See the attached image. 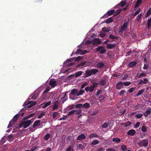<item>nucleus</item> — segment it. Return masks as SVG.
<instances>
[{
	"label": "nucleus",
	"mask_w": 151,
	"mask_h": 151,
	"mask_svg": "<svg viewBox=\"0 0 151 151\" xmlns=\"http://www.w3.org/2000/svg\"><path fill=\"white\" fill-rule=\"evenodd\" d=\"M122 11L121 9H117L116 11L115 12H114V16L115 17L118 14H119Z\"/></svg>",
	"instance_id": "37"
},
{
	"label": "nucleus",
	"mask_w": 151,
	"mask_h": 151,
	"mask_svg": "<svg viewBox=\"0 0 151 151\" xmlns=\"http://www.w3.org/2000/svg\"><path fill=\"white\" fill-rule=\"evenodd\" d=\"M91 71L92 75H94L98 72L99 70L96 68H93L91 70Z\"/></svg>",
	"instance_id": "24"
},
{
	"label": "nucleus",
	"mask_w": 151,
	"mask_h": 151,
	"mask_svg": "<svg viewBox=\"0 0 151 151\" xmlns=\"http://www.w3.org/2000/svg\"><path fill=\"white\" fill-rule=\"evenodd\" d=\"M56 83L57 82L55 81L51 80L49 84L52 87L54 88L56 85Z\"/></svg>",
	"instance_id": "18"
},
{
	"label": "nucleus",
	"mask_w": 151,
	"mask_h": 151,
	"mask_svg": "<svg viewBox=\"0 0 151 151\" xmlns=\"http://www.w3.org/2000/svg\"><path fill=\"white\" fill-rule=\"evenodd\" d=\"M75 110H71V111H70L69 112L68 114V115L70 116L72 115H74L75 114Z\"/></svg>",
	"instance_id": "47"
},
{
	"label": "nucleus",
	"mask_w": 151,
	"mask_h": 151,
	"mask_svg": "<svg viewBox=\"0 0 151 151\" xmlns=\"http://www.w3.org/2000/svg\"><path fill=\"white\" fill-rule=\"evenodd\" d=\"M149 140L148 139H144L140 140L139 142L138 143V145L140 146H144L145 147H147L148 144Z\"/></svg>",
	"instance_id": "2"
},
{
	"label": "nucleus",
	"mask_w": 151,
	"mask_h": 151,
	"mask_svg": "<svg viewBox=\"0 0 151 151\" xmlns=\"http://www.w3.org/2000/svg\"><path fill=\"white\" fill-rule=\"evenodd\" d=\"M126 21V20L124 21V22L121 26L119 31L120 32L122 33L124 31L127 30L129 23L128 22H125Z\"/></svg>",
	"instance_id": "4"
},
{
	"label": "nucleus",
	"mask_w": 151,
	"mask_h": 151,
	"mask_svg": "<svg viewBox=\"0 0 151 151\" xmlns=\"http://www.w3.org/2000/svg\"><path fill=\"white\" fill-rule=\"evenodd\" d=\"M145 112L146 113H147V114H150L151 113V108H149L147 109Z\"/></svg>",
	"instance_id": "55"
},
{
	"label": "nucleus",
	"mask_w": 151,
	"mask_h": 151,
	"mask_svg": "<svg viewBox=\"0 0 151 151\" xmlns=\"http://www.w3.org/2000/svg\"><path fill=\"white\" fill-rule=\"evenodd\" d=\"M20 113L19 112L17 114L15 115L13 117V119L11 120V121H12V122L13 123L16 122L18 119L19 117L20 116Z\"/></svg>",
	"instance_id": "12"
},
{
	"label": "nucleus",
	"mask_w": 151,
	"mask_h": 151,
	"mask_svg": "<svg viewBox=\"0 0 151 151\" xmlns=\"http://www.w3.org/2000/svg\"><path fill=\"white\" fill-rule=\"evenodd\" d=\"M82 52V50L80 48L78 49L77 50L76 52L75 53L73 52L71 55V56H72L73 55L75 54H78L79 53H80V54H81V52Z\"/></svg>",
	"instance_id": "32"
},
{
	"label": "nucleus",
	"mask_w": 151,
	"mask_h": 151,
	"mask_svg": "<svg viewBox=\"0 0 151 151\" xmlns=\"http://www.w3.org/2000/svg\"><path fill=\"white\" fill-rule=\"evenodd\" d=\"M140 11V9H139L137 10L135 13L133 15L134 17L136 16L137 14L139 13Z\"/></svg>",
	"instance_id": "58"
},
{
	"label": "nucleus",
	"mask_w": 151,
	"mask_h": 151,
	"mask_svg": "<svg viewBox=\"0 0 151 151\" xmlns=\"http://www.w3.org/2000/svg\"><path fill=\"white\" fill-rule=\"evenodd\" d=\"M58 114V113L57 112H54L52 114V117L53 118H55Z\"/></svg>",
	"instance_id": "62"
},
{
	"label": "nucleus",
	"mask_w": 151,
	"mask_h": 151,
	"mask_svg": "<svg viewBox=\"0 0 151 151\" xmlns=\"http://www.w3.org/2000/svg\"><path fill=\"white\" fill-rule=\"evenodd\" d=\"M12 122V121H10L9 123V124L7 128H9L11 127H12V125L13 124V123Z\"/></svg>",
	"instance_id": "52"
},
{
	"label": "nucleus",
	"mask_w": 151,
	"mask_h": 151,
	"mask_svg": "<svg viewBox=\"0 0 151 151\" xmlns=\"http://www.w3.org/2000/svg\"><path fill=\"white\" fill-rule=\"evenodd\" d=\"M98 86V84L96 83V82H94L92 83V85L90 87H86L85 89L86 92L89 91L91 92H92L95 87Z\"/></svg>",
	"instance_id": "3"
},
{
	"label": "nucleus",
	"mask_w": 151,
	"mask_h": 151,
	"mask_svg": "<svg viewBox=\"0 0 151 151\" xmlns=\"http://www.w3.org/2000/svg\"><path fill=\"white\" fill-rule=\"evenodd\" d=\"M126 1H122L118 4L117 6H121V7H123L126 4Z\"/></svg>",
	"instance_id": "33"
},
{
	"label": "nucleus",
	"mask_w": 151,
	"mask_h": 151,
	"mask_svg": "<svg viewBox=\"0 0 151 151\" xmlns=\"http://www.w3.org/2000/svg\"><path fill=\"white\" fill-rule=\"evenodd\" d=\"M31 99L34 100H35L38 96V95L36 94L35 93H34L32 95Z\"/></svg>",
	"instance_id": "27"
},
{
	"label": "nucleus",
	"mask_w": 151,
	"mask_h": 151,
	"mask_svg": "<svg viewBox=\"0 0 151 151\" xmlns=\"http://www.w3.org/2000/svg\"><path fill=\"white\" fill-rule=\"evenodd\" d=\"M105 66L104 63V62H98L96 64V67L99 68H102Z\"/></svg>",
	"instance_id": "11"
},
{
	"label": "nucleus",
	"mask_w": 151,
	"mask_h": 151,
	"mask_svg": "<svg viewBox=\"0 0 151 151\" xmlns=\"http://www.w3.org/2000/svg\"><path fill=\"white\" fill-rule=\"evenodd\" d=\"M73 146L72 145L70 146L65 151H73Z\"/></svg>",
	"instance_id": "45"
},
{
	"label": "nucleus",
	"mask_w": 151,
	"mask_h": 151,
	"mask_svg": "<svg viewBox=\"0 0 151 151\" xmlns=\"http://www.w3.org/2000/svg\"><path fill=\"white\" fill-rule=\"evenodd\" d=\"M75 112L76 115L80 114L82 112V110L81 109L75 110Z\"/></svg>",
	"instance_id": "36"
},
{
	"label": "nucleus",
	"mask_w": 151,
	"mask_h": 151,
	"mask_svg": "<svg viewBox=\"0 0 151 151\" xmlns=\"http://www.w3.org/2000/svg\"><path fill=\"white\" fill-rule=\"evenodd\" d=\"M140 122H137L136 123V124L134 125V127L135 128H137L140 125Z\"/></svg>",
	"instance_id": "60"
},
{
	"label": "nucleus",
	"mask_w": 151,
	"mask_h": 151,
	"mask_svg": "<svg viewBox=\"0 0 151 151\" xmlns=\"http://www.w3.org/2000/svg\"><path fill=\"white\" fill-rule=\"evenodd\" d=\"M116 44H112L111 43L107 44L106 47L109 49H111L114 48L116 46Z\"/></svg>",
	"instance_id": "13"
},
{
	"label": "nucleus",
	"mask_w": 151,
	"mask_h": 151,
	"mask_svg": "<svg viewBox=\"0 0 151 151\" xmlns=\"http://www.w3.org/2000/svg\"><path fill=\"white\" fill-rule=\"evenodd\" d=\"M109 125L110 126L109 124H108L106 122H105L102 125L101 127L103 128H106L108 127Z\"/></svg>",
	"instance_id": "46"
},
{
	"label": "nucleus",
	"mask_w": 151,
	"mask_h": 151,
	"mask_svg": "<svg viewBox=\"0 0 151 151\" xmlns=\"http://www.w3.org/2000/svg\"><path fill=\"white\" fill-rule=\"evenodd\" d=\"M142 16V13L140 14L138 16H137V20L139 22V21L141 19V17Z\"/></svg>",
	"instance_id": "49"
},
{
	"label": "nucleus",
	"mask_w": 151,
	"mask_h": 151,
	"mask_svg": "<svg viewBox=\"0 0 151 151\" xmlns=\"http://www.w3.org/2000/svg\"><path fill=\"white\" fill-rule=\"evenodd\" d=\"M51 103V101H49L48 102H47L46 103H44L42 104V108L45 109V108L47 107L48 106H49L50 105Z\"/></svg>",
	"instance_id": "20"
},
{
	"label": "nucleus",
	"mask_w": 151,
	"mask_h": 151,
	"mask_svg": "<svg viewBox=\"0 0 151 151\" xmlns=\"http://www.w3.org/2000/svg\"><path fill=\"white\" fill-rule=\"evenodd\" d=\"M99 143V141L98 140H96L93 141L92 142L91 144L92 145H96L98 144Z\"/></svg>",
	"instance_id": "40"
},
{
	"label": "nucleus",
	"mask_w": 151,
	"mask_h": 151,
	"mask_svg": "<svg viewBox=\"0 0 151 151\" xmlns=\"http://www.w3.org/2000/svg\"><path fill=\"white\" fill-rule=\"evenodd\" d=\"M132 124V122L129 121H127V122H125L122 124V125H124L125 127H127L128 126H130Z\"/></svg>",
	"instance_id": "23"
},
{
	"label": "nucleus",
	"mask_w": 151,
	"mask_h": 151,
	"mask_svg": "<svg viewBox=\"0 0 151 151\" xmlns=\"http://www.w3.org/2000/svg\"><path fill=\"white\" fill-rule=\"evenodd\" d=\"M109 38L112 39H118V37H116L115 36L111 34L110 35L109 37Z\"/></svg>",
	"instance_id": "42"
},
{
	"label": "nucleus",
	"mask_w": 151,
	"mask_h": 151,
	"mask_svg": "<svg viewBox=\"0 0 151 151\" xmlns=\"http://www.w3.org/2000/svg\"><path fill=\"white\" fill-rule=\"evenodd\" d=\"M83 105L82 104H78L75 106V108L77 109H79L82 107Z\"/></svg>",
	"instance_id": "51"
},
{
	"label": "nucleus",
	"mask_w": 151,
	"mask_h": 151,
	"mask_svg": "<svg viewBox=\"0 0 151 151\" xmlns=\"http://www.w3.org/2000/svg\"><path fill=\"white\" fill-rule=\"evenodd\" d=\"M90 106V105L89 103H85L83 105L82 107L85 109H86L89 108Z\"/></svg>",
	"instance_id": "26"
},
{
	"label": "nucleus",
	"mask_w": 151,
	"mask_h": 151,
	"mask_svg": "<svg viewBox=\"0 0 151 151\" xmlns=\"http://www.w3.org/2000/svg\"><path fill=\"white\" fill-rule=\"evenodd\" d=\"M142 116L143 114H138L136 115L135 116V117L136 119H139L142 118Z\"/></svg>",
	"instance_id": "35"
},
{
	"label": "nucleus",
	"mask_w": 151,
	"mask_h": 151,
	"mask_svg": "<svg viewBox=\"0 0 151 151\" xmlns=\"http://www.w3.org/2000/svg\"><path fill=\"white\" fill-rule=\"evenodd\" d=\"M123 87V85L122 81H120L119 83H117L116 86V88L117 89H120Z\"/></svg>",
	"instance_id": "10"
},
{
	"label": "nucleus",
	"mask_w": 151,
	"mask_h": 151,
	"mask_svg": "<svg viewBox=\"0 0 151 151\" xmlns=\"http://www.w3.org/2000/svg\"><path fill=\"white\" fill-rule=\"evenodd\" d=\"M83 73V72L82 71H78L75 74V77H77L81 76Z\"/></svg>",
	"instance_id": "28"
},
{
	"label": "nucleus",
	"mask_w": 151,
	"mask_h": 151,
	"mask_svg": "<svg viewBox=\"0 0 151 151\" xmlns=\"http://www.w3.org/2000/svg\"><path fill=\"white\" fill-rule=\"evenodd\" d=\"M146 76V74L144 73H140V74L139 75V78H140L141 77L143 76V77H145Z\"/></svg>",
	"instance_id": "63"
},
{
	"label": "nucleus",
	"mask_w": 151,
	"mask_h": 151,
	"mask_svg": "<svg viewBox=\"0 0 151 151\" xmlns=\"http://www.w3.org/2000/svg\"><path fill=\"white\" fill-rule=\"evenodd\" d=\"M126 111V110L125 109H124L121 110V111H119V113L120 115H122L124 113H125Z\"/></svg>",
	"instance_id": "50"
},
{
	"label": "nucleus",
	"mask_w": 151,
	"mask_h": 151,
	"mask_svg": "<svg viewBox=\"0 0 151 151\" xmlns=\"http://www.w3.org/2000/svg\"><path fill=\"white\" fill-rule=\"evenodd\" d=\"M136 133L135 131L133 129L129 130L127 132V134L130 136H133Z\"/></svg>",
	"instance_id": "16"
},
{
	"label": "nucleus",
	"mask_w": 151,
	"mask_h": 151,
	"mask_svg": "<svg viewBox=\"0 0 151 151\" xmlns=\"http://www.w3.org/2000/svg\"><path fill=\"white\" fill-rule=\"evenodd\" d=\"M45 114V113L44 112H43L40 115L38 116L37 117V118L38 119H41L42 117L44 116Z\"/></svg>",
	"instance_id": "57"
},
{
	"label": "nucleus",
	"mask_w": 151,
	"mask_h": 151,
	"mask_svg": "<svg viewBox=\"0 0 151 151\" xmlns=\"http://www.w3.org/2000/svg\"><path fill=\"white\" fill-rule=\"evenodd\" d=\"M32 119L30 120H22L19 124V126L18 127V128H20L23 126L24 128H26L32 124Z\"/></svg>",
	"instance_id": "1"
},
{
	"label": "nucleus",
	"mask_w": 151,
	"mask_h": 151,
	"mask_svg": "<svg viewBox=\"0 0 151 151\" xmlns=\"http://www.w3.org/2000/svg\"><path fill=\"white\" fill-rule=\"evenodd\" d=\"M105 149L104 148L100 147L97 149L96 151H105Z\"/></svg>",
	"instance_id": "61"
},
{
	"label": "nucleus",
	"mask_w": 151,
	"mask_h": 151,
	"mask_svg": "<svg viewBox=\"0 0 151 151\" xmlns=\"http://www.w3.org/2000/svg\"><path fill=\"white\" fill-rule=\"evenodd\" d=\"M113 21L112 17H110L108 18L106 20V22L107 24H109L111 22H112Z\"/></svg>",
	"instance_id": "29"
},
{
	"label": "nucleus",
	"mask_w": 151,
	"mask_h": 151,
	"mask_svg": "<svg viewBox=\"0 0 151 151\" xmlns=\"http://www.w3.org/2000/svg\"><path fill=\"white\" fill-rule=\"evenodd\" d=\"M147 127L146 126H143L141 128V130L143 132H147Z\"/></svg>",
	"instance_id": "41"
},
{
	"label": "nucleus",
	"mask_w": 151,
	"mask_h": 151,
	"mask_svg": "<svg viewBox=\"0 0 151 151\" xmlns=\"http://www.w3.org/2000/svg\"><path fill=\"white\" fill-rule=\"evenodd\" d=\"M36 104V101H33L32 104L29 105L27 106L24 107V108H23V109H29L32 107L33 106H34Z\"/></svg>",
	"instance_id": "22"
},
{
	"label": "nucleus",
	"mask_w": 151,
	"mask_h": 151,
	"mask_svg": "<svg viewBox=\"0 0 151 151\" xmlns=\"http://www.w3.org/2000/svg\"><path fill=\"white\" fill-rule=\"evenodd\" d=\"M78 90L77 89L74 88L71 91L70 94L72 95H75L76 94V95L78 93Z\"/></svg>",
	"instance_id": "21"
},
{
	"label": "nucleus",
	"mask_w": 151,
	"mask_h": 151,
	"mask_svg": "<svg viewBox=\"0 0 151 151\" xmlns=\"http://www.w3.org/2000/svg\"><path fill=\"white\" fill-rule=\"evenodd\" d=\"M84 75L83 77L84 78H87L91 76L92 75L91 70H87L85 71V73L84 74Z\"/></svg>",
	"instance_id": "9"
},
{
	"label": "nucleus",
	"mask_w": 151,
	"mask_h": 151,
	"mask_svg": "<svg viewBox=\"0 0 151 151\" xmlns=\"http://www.w3.org/2000/svg\"><path fill=\"white\" fill-rule=\"evenodd\" d=\"M60 105L58 101H54V104L53 106V110H55V109H57Z\"/></svg>",
	"instance_id": "17"
},
{
	"label": "nucleus",
	"mask_w": 151,
	"mask_h": 151,
	"mask_svg": "<svg viewBox=\"0 0 151 151\" xmlns=\"http://www.w3.org/2000/svg\"><path fill=\"white\" fill-rule=\"evenodd\" d=\"M99 52L100 54H103L106 52V50L102 46L98 47L96 49V52Z\"/></svg>",
	"instance_id": "5"
},
{
	"label": "nucleus",
	"mask_w": 151,
	"mask_h": 151,
	"mask_svg": "<svg viewBox=\"0 0 151 151\" xmlns=\"http://www.w3.org/2000/svg\"><path fill=\"white\" fill-rule=\"evenodd\" d=\"M121 139L117 137L114 138L112 139V141L114 142H116L119 143L120 142Z\"/></svg>",
	"instance_id": "34"
},
{
	"label": "nucleus",
	"mask_w": 151,
	"mask_h": 151,
	"mask_svg": "<svg viewBox=\"0 0 151 151\" xmlns=\"http://www.w3.org/2000/svg\"><path fill=\"white\" fill-rule=\"evenodd\" d=\"M86 63L87 62L86 61L81 62L76 67H78L83 66L86 64Z\"/></svg>",
	"instance_id": "44"
},
{
	"label": "nucleus",
	"mask_w": 151,
	"mask_h": 151,
	"mask_svg": "<svg viewBox=\"0 0 151 151\" xmlns=\"http://www.w3.org/2000/svg\"><path fill=\"white\" fill-rule=\"evenodd\" d=\"M128 75L127 74H125L124 75V76L122 77V80H125L128 77Z\"/></svg>",
	"instance_id": "54"
},
{
	"label": "nucleus",
	"mask_w": 151,
	"mask_h": 151,
	"mask_svg": "<svg viewBox=\"0 0 151 151\" xmlns=\"http://www.w3.org/2000/svg\"><path fill=\"white\" fill-rule=\"evenodd\" d=\"M121 149L123 151H125L127 150V148L124 145H121Z\"/></svg>",
	"instance_id": "59"
},
{
	"label": "nucleus",
	"mask_w": 151,
	"mask_h": 151,
	"mask_svg": "<svg viewBox=\"0 0 151 151\" xmlns=\"http://www.w3.org/2000/svg\"><path fill=\"white\" fill-rule=\"evenodd\" d=\"M144 91L145 90L144 89L140 90L138 92V93L136 94V96L137 97L139 96L142 93L144 92Z\"/></svg>",
	"instance_id": "38"
},
{
	"label": "nucleus",
	"mask_w": 151,
	"mask_h": 151,
	"mask_svg": "<svg viewBox=\"0 0 151 151\" xmlns=\"http://www.w3.org/2000/svg\"><path fill=\"white\" fill-rule=\"evenodd\" d=\"M137 62L135 61H132L129 63L128 66L129 68H133L136 66Z\"/></svg>",
	"instance_id": "14"
},
{
	"label": "nucleus",
	"mask_w": 151,
	"mask_h": 151,
	"mask_svg": "<svg viewBox=\"0 0 151 151\" xmlns=\"http://www.w3.org/2000/svg\"><path fill=\"white\" fill-rule=\"evenodd\" d=\"M83 58V57L78 56L75 58V60L76 61H78L79 60H81Z\"/></svg>",
	"instance_id": "48"
},
{
	"label": "nucleus",
	"mask_w": 151,
	"mask_h": 151,
	"mask_svg": "<svg viewBox=\"0 0 151 151\" xmlns=\"http://www.w3.org/2000/svg\"><path fill=\"white\" fill-rule=\"evenodd\" d=\"M91 42H93V44L94 45H100L101 43L100 40L98 38L93 39L91 40Z\"/></svg>",
	"instance_id": "8"
},
{
	"label": "nucleus",
	"mask_w": 151,
	"mask_h": 151,
	"mask_svg": "<svg viewBox=\"0 0 151 151\" xmlns=\"http://www.w3.org/2000/svg\"><path fill=\"white\" fill-rule=\"evenodd\" d=\"M115 10L114 9L108 11L105 14L103 17L104 18H106L109 16H111L114 13Z\"/></svg>",
	"instance_id": "7"
},
{
	"label": "nucleus",
	"mask_w": 151,
	"mask_h": 151,
	"mask_svg": "<svg viewBox=\"0 0 151 151\" xmlns=\"http://www.w3.org/2000/svg\"><path fill=\"white\" fill-rule=\"evenodd\" d=\"M122 83L123 85H124L126 86H128L131 84V83L130 82L127 81L122 82Z\"/></svg>",
	"instance_id": "43"
},
{
	"label": "nucleus",
	"mask_w": 151,
	"mask_h": 151,
	"mask_svg": "<svg viewBox=\"0 0 151 151\" xmlns=\"http://www.w3.org/2000/svg\"><path fill=\"white\" fill-rule=\"evenodd\" d=\"M102 30L103 31L105 32H108L109 31V29L108 28H106V27H103L102 28Z\"/></svg>",
	"instance_id": "56"
},
{
	"label": "nucleus",
	"mask_w": 151,
	"mask_h": 151,
	"mask_svg": "<svg viewBox=\"0 0 151 151\" xmlns=\"http://www.w3.org/2000/svg\"><path fill=\"white\" fill-rule=\"evenodd\" d=\"M50 137V135L49 133H47L46 134L44 137V139L46 141H47L48 140Z\"/></svg>",
	"instance_id": "30"
},
{
	"label": "nucleus",
	"mask_w": 151,
	"mask_h": 151,
	"mask_svg": "<svg viewBox=\"0 0 151 151\" xmlns=\"http://www.w3.org/2000/svg\"><path fill=\"white\" fill-rule=\"evenodd\" d=\"M85 91L83 89H81L79 91H78V93L76 95V96H78L80 95H82L84 93H85Z\"/></svg>",
	"instance_id": "25"
},
{
	"label": "nucleus",
	"mask_w": 151,
	"mask_h": 151,
	"mask_svg": "<svg viewBox=\"0 0 151 151\" xmlns=\"http://www.w3.org/2000/svg\"><path fill=\"white\" fill-rule=\"evenodd\" d=\"M40 121L39 120H37L35 121L32 127L34 128L35 127H37L40 125Z\"/></svg>",
	"instance_id": "19"
},
{
	"label": "nucleus",
	"mask_w": 151,
	"mask_h": 151,
	"mask_svg": "<svg viewBox=\"0 0 151 151\" xmlns=\"http://www.w3.org/2000/svg\"><path fill=\"white\" fill-rule=\"evenodd\" d=\"M107 83V80L105 78L100 79L99 83H96L98 84V85H99L101 86H106Z\"/></svg>",
	"instance_id": "6"
},
{
	"label": "nucleus",
	"mask_w": 151,
	"mask_h": 151,
	"mask_svg": "<svg viewBox=\"0 0 151 151\" xmlns=\"http://www.w3.org/2000/svg\"><path fill=\"white\" fill-rule=\"evenodd\" d=\"M98 136L96 134H90L89 135V137L90 138H91L93 137H98Z\"/></svg>",
	"instance_id": "31"
},
{
	"label": "nucleus",
	"mask_w": 151,
	"mask_h": 151,
	"mask_svg": "<svg viewBox=\"0 0 151 151\" xmlns=\"http://www.w3.org/2000/svg\"><path fill=\"white\" fill-rule=\"evenodd\" d=\"M88 84L87 82H85L82 84L81 86V89H82L84 88Z\"/></svg>",
	"instance_id": "53"
},
{
	"label": "nucleus",
	"mask_w": 151,
	"mask_h": 151,
	"mask_svg": "<svg viewBox=\"0 0 151 151\" xmlns=\"http://www.w3.org/2000/svg\"><path fill=\"white\" fill-rule=\"evenodd\" d=\"M73 60V58H70V59H68L66 61H65L64 63V65H66V64L69 63V62H72V61Z\"/></svg>",
	"instance_id": "39"
},
{
	"label": "nucleus",
	"mask_w": 151,
	"mask_h": 151,
	"mask_svg": "<svg viewBox=\"0 0 151 151\" xmlns=\"http://www.w3.org/2000/svg\"><path fill=\"white\" fill-rule=\"evenodd\" d=\"M125 90H122L119 92V95L122 96L125 93Z\"/></svg>",
	"instance_id": "64"
},
{
	"label": "nucleus",
	"mask_w": 151,
	"mask_h": 151,
	"mask_svg": "<svg viewBox=\"0 0 151 151\" xmlns=\"http://www.w3.org/2000/svg\"><path fill=\"white\" fill-rule=\"evenodd\" d=\"M86 136L84 134H81L78 136L77 138L78 140H81L85 139Z\"/></svg>",
	"instance_id": "15"
}]
</instances>
